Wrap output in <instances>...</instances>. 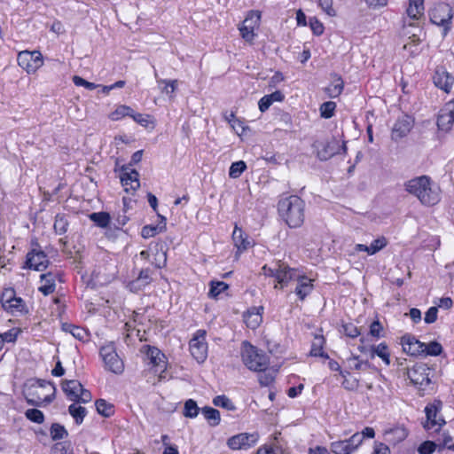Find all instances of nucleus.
Masks as SVG:
<instances>
[{
	"label": "nucleus",
	"instance_id": "052dcab7",
	"mask_svg": "<svg viewBox=\"0 0 454 454\" xmlns=\"http://www.w3.org/2000/svg\"><path fill=\"white\" fill-rule=\"evenodd\" d=\"M436 448V444L433 442L427 441L421 443L418 449L419 454H432Z\"/></svg>",
	"mask_w": 454,
	"mask_h": 454
},
{
	"label": "nucleus",
	"instance_id": "79ce46f5",
	"mask_svg": "<svg viewBox=\"0 0 454 454\" xmlns=\"http://www.w3.org/2000/svg\"><path fill=\"white\" fill-rule=\"evenodd\" d=\"M50 434L53 441L62 440L66 438L68 434L66 428L59 423H53L51 425Z\"/></svg>",
	"mask_w": 454,
	"mask_h": 454
},
{
	"label": "nucleus",
	"instance_id": "bb28decb",
	"mask_svg": "<svg viewBox=\"0 0 454 454\" xmlns=\"http://www.w3.org/2000/svg\"><path fill=\"white\" fill-rule=\"evenodd\" d=\"M454 123V116L446 111L444 106L441 111L437 118V126L440 129L449 131Z\"/></svg>",
	"mask_w": 454,
	"mask_h": 454
},
{
	"label": "nucleus",
	"instance_id": "4d7b16f0",
	"mask_svg": "<svg viewBox=\"0 0 454 454\" xmlns=\"http://www.w3.org/2000/svg\"><path fill=\"white\" fill-rule=\"evenodd\" d=\"M318 5L330 17L336 16V11L333 7V0H319Z\"/></svg>",
	"mask_w": 454,
	"mask_h": 454
},
{
	"label": "nucleus",
	"instance_id": "09e8293b",
	"mask_svg": "<svg viewBox=\"0 0 454 454\" xmlns=\"http://www.w3.org/2000/svg\"><path fill=\"white\" fill-rule=\"evenodd\" d=\"M340 375L344 378L342 381V386L347 390H356L359 386V380L356 378H348L349 375L348 372H340Z\"/></svg>",
	"mask_w": 454,
	"mask_h": 454
},
{
	"label": "nucleus",
	"instance_id": "20e7f679",
	"mask_svg": "<svg viewBox=\"0 0 454 454\" xmlns=\"http://www.w3.org/2000/svg\"><path fill=\"white\" fill-rule=\"evenodd\" d=\"M262 273L275 278L274 288L276 289L285 288L289 282L295 281L301 275L296 269L289 267L281 261L274 262L270 265H264L262 268Z\"/></svg>",
	"mask_w": 454,
	"mask_h": 454
},
{
	"label": "nucleus",
	"instance_id": "338daca9",
	"mask_svg": "<svg viewBox=\"0 0 454 454\" xmlns=\"http://www.w3.org/2000/svg\"><path fill=\"white\" fill-rule=\"evenodd\" d=\"M349 367L356 371H360L363 368L364 364H367L366 363H364L362 361H359L357 356H352L350 358L348 359Z\"/></svg>",
	"mask_w": 454,
	"mask_h": 454
},
{
	"label": "nucleus",
	"instance_id": "49530a36",
	"mask_svg": "<svg viewBox=\"0 0 454 454\" xmlns=\"http://www.w3.org/2000/svg\"><path fill=\"white\" fill-rule=\"evenodd\" d=\"M228 288V285L223 281H211L208 295L216 298Z\"/></svg>",
	"mask_w": 454,
	"mask_h": 454
},
{
	"label": "nucleus",
	"instance_id": "e2e57ef3",
	"mask_svg": "<svg viewBox=\"0 0 454 454\" xmlns=\"http://www.w3.org/2000/svg\"><path fill=\"white\" fill-rule=\"evenodd\" d=\"M65 330L68 331L74 338L79 340L83 339L85 335V331L75 325H68L67 327H65Z\"/></svg>",
	"mask_w": 454,
	"mask_h": 454
},
{
	"label": "nucleus",
	"instance_id": "1a4fd4ad",
	"mask_svg": "<svg viewBox=\"0 0 454 454\" xmlns=\"http://www.w3.org/2000/svg\"><path fill=\"white\" fill-rule=\"evenodd\" d=\"M17 61L19 66L26 70L27 74L35 73L43 64V56L37 51H20L18 54Z\"/></svg>",
	"mask_w": 454,
	"mask_h": 454
},
{
	"label": "nucleus",
	"instance_id": "9d476101",
	"mask_svg": "<svg viewBox=\"0 0 454 454\" xmlns=\"http://www.w3.org/2000/svg\"><path fill=\"white\" fill-rule=\"evenodd\" d=\"M363 442V436L355 433L351 437L342 441L333 442L330 450L333 454H352Z\"/></svg>",
	"mask_w": 454,
	"mask_h": 454
},
{
	"label": "nucleus",
	"instance_id": "9b49d317",
	"mask_svg": "<svg viewBox=\"0 0 454 454\" xmlns=\"http://www.w3.org/2000/svg\"><path fill=\"white\" fill-rule=\"evenodd\" d=\"M205 339L206 331L198 330L190 340L191 354L199 363L204 362L207 356V344Z\"/></svg>",
	"mask_w": 454,
	"mask_h": 454
},
{
	"label": "nucleus",
	"instance_id": "4468645a",
	"mask_svg": "<svg viewBox=\"0 0 454 454\" xmlns=\"http://www.w3.org/2000/svg\"><path fill=\"white\" fill-rule=\"evenodd\" d=\"M442 409V402L434 401L429 403L425 408L427 416V421L424 424V427L427 430L433 429L434 427H441L445 424L444 419L442 417H437L438 412Z\"/></svg>",
	"mask_w": 454,
	"mask_h": 454
},
{
	"label": "nucleus",
	"instance_id": "412c9836",
	"mask_svg": "<svg viewBox=\"0 0 454 454\" xmlns=\"http://www.w3.org/2000/svg\"><path fill=\"white\" fill-rule=\"evenodd\" d=\"M295 281L297 286L294 292L300 300L303 301L313 290L312 280L304 275H300Z\"/></svg>",
	"mask_w": 454,
	"mask_h": 454
},
{
	"label": "nucleus",
	"instance_id": "aec40b11",
	"mask_svg": "<svg viewBox=\"0 0 454 454\" xmlns=\"http://www.w3.org/2000/svg\"><path fill=\"white\" fill-rule=\"evenodd\" d=\"M138 177L139 173L135 169L125 171L121 174V182L126 192L129 190L135 192L140 187Z\"/></svg>",
	"mask_w": 454,
	"mask_h": 454
},
{
	"label": "nucleus",
	"instance_id": "680f3d73",
	"mask_svg": "<svg viewBox=\"0 0 454 454\" xmlns=\"http://www.w3.org/2000/svg\"><path fill=\"white\" fill-rule=\"evenodd\" d=\"M438 309L437 307H431L425 314L424 320L427 324H433L437 319Z\"/></svg>",
	"mask_w": 454,
	"mask_h": 454
},
{
	"label": "nucleus",
	"instance_id": "dca6fc26",
	"mask_svg": "<svg viewBox=\"0 0 454 454\" xmlns=\"http://www.w3.org/2000/svg\"><path fill=\"white\" fill-rule=\"evenodd\" d=\"M48 264L49 260L43 251L33 249L31 252L27 253L26 260L27 268L42 271L48 267Z\"/></svg>",
	"mask_w": 454,
	"mask_h": 454
},
{
	"label": "nucleus",
	"instance_id": "f3484780",
	"mask_svg": "<svg viewBox=\"0 0 454 454\" xmlns=\"http://www.w3.org/2000/svg\"><path fill=\"white\" fill-rule=\"evenodd\" d=\"M322 148L318 149L317 156L321 160H326L333 157V155L340 153V149L343 151L345 153L347 151L346 143L343 142L342 145H339V142L335 139L329 141L327 143L322 144Z\"/></svg>",
	"mask_w": 454,
	"mask_h": 454
},
{
	"label": "nucleus",
	"instance_id": "4be33fe9",
	"mask_svg": "<svg viewBox=\"0 0 454 454\" xmlns=\"http://www.w3.org/2000/svg\"><path fill=\"white\" fill-rule=\"evenodd\" d=\"M146 356L153 366L159 368L160 372H164L166 369L165 355L159 348L148 347Z\"/></svg>",
	"mask_w": 454,
	"mask_h": 454
},
{
	"label": "nucleus",
	"instance_id": "7ed1b4c3",
	"mask_svg": "<svg viewBox=\"0 0 454 454\" xmlns=\"http://www.w3.org/2000/svg\"><path fill=\"white\" fill-rule=\"evenodd\" d=\"M278 210L290 228H298L305 220V202L299 196L290 195L279 200Z\"/></svg>",
	"mask_w": 454,
	"mask_h": 454
},
{
	"label": "nucleus",
	"instance_id": "58836bf2",
	"mask_svg": "<svg viewBox=\"0 0 454 454\" xmlns=\"http://www.w3.org/2000/svg\"><path fill=\"white\" fill-rule=\"evenodd\" d=\"M68 411L78 425L82 423L83 419L87 414L86 409L81 405H77L76 403L69 405Z\"/></svg>",
	"mask_w": 454,
	"mask_h": 454
},
{
	"label": "nucleus",
	"instance_id": "b1692460",
	"mask_svg": "<svg viewBox=\"0 0 454 454\" xmlns=\"http://www.w3.org/2000/svg\"><path fill=\"white\" fill-rule=\"evenodd\" d=\"M41 281L43 283L40 287L39 291L44 295H49L55 291L56 288V275L52 272H48L41 275Z\"/></svg>",
	"mask_w": 454,
	"mask_h": 454
},
{
	"label": "nucleus",
	"instance_id": "7c9ffc66",
	"mask_svg": "<svg viewBox=\"0 0 454 454\" xmlns=\"http://www.w3.org/2000/svg\"><path fill=\"white\" fill-rule=\"evenodd\" d=\"M154 76L159 85L164 84V86L160 88L161 92L168 96L170 98H173L175 91L177 89L178 81L160 79L158 78V74L156 72L154 74Z\"/></svg>",
	"mask_w": 454,
	"mask_h": 454
},
{
	"label": "nucleus",
	"instance_id": "72a5a7b5",
	"mask_svg": "<svg viewBox=\"0 0 454 454\" xmlns=\"http://www.w3.org/2000/svg\"><path fill=\"white\" fill-rule=\"evenodd\" d=\"M325 345V339L321 335H317L311 345L310 355L312 356H319L323 358H329L328 355L323 350Z\"/></svg>",
	"mask_w": 454,
	"mask_h": 454
},
{
	"label": "nucleus",
	"instance_id": "cd10ccee",
	"mask_svg": "<svg viewBox=\"0 0 454 454\" xmlns=\"http://www.w3.org/2000/svg\"><path fill=\"white\" fill-rule=\"evenodd\" d=\"M151 272L149 269H144L139 272L138 277L130 282V289H141L152 282Z\"/></svg>",
	"mask_w": 454,
	"mask_h": 454
},
{
	"label": "nucleus",
	"instance_id": "5701e85b",
	"mask_svg": "<svg viewBox=\"0 0 454 454\" xmlns=\"http://www.w3.org/2000/svg\"><path fill=\"white\" fill-rule=\"evenodd\" d=\"M62 390L67 396V398L73 402L77 401L78 395L82 390V385L75 380H63Z\"/></svg>",
	"mask_w": 454,
	"mask_h": 454
},
{
	"label": "nucleus",
	"instance_id": "0eeeda50",
	"mask_svg": "<svg viewBox=\"0 0 454 454\" xmlns=\"http://www.w3.org/2000/svg\"><path fill=\"white\" fill-rule=\"evenodd\" d=\"M452 18V8L445 3H441L435 5L430 12L431 22L437 26L442 27L444 35H446L450 29Z\"/></svg>",
	"mask_w": 454,
	"mask_h": 454
},
{
	"label": "nucleus",
	"instance_id": "a211bd4d",
	"mask_svg": "<svg viewBox=\"0 0 454 454\" xmlns=\"http://www.w3.org/2000/svg\"><path fill=\"white\" fill-rule=\"evenodd\" d=\"M413 126V121L409 116H403L396 121L392 129V138L400 139L411 131Z\"/></svg>",
	"mask_w": 454,
	"mask_h": 454
},
{
	"label": "nucleus",
	"instance_id": "774afa93",
	"mask_svg": "<svg viewBox=\"0 0 454 454\" xmlns=\"http://www.w3.org/2000/svg\"><path fill=\"white\" fill-rule=\"evenodd\" d=\"M372 454H390V450L385 443L375 442Z\"/></svg>",
	"mask_w": 454,
	"mask_h": 454
},
{
	"label": "nucleus",
	"instance_id": "f03ea898",
	"mask_svg": "<svg viewBox=\"0 0 454 454\" xmlns=\"http://www.w3.org/2000/svg\"><path fill=\"white\" fill-rule=\"evenodd\" d=\"M23 394L27 403L32 406L51 403L56 394L53 383L44 380H32L25 384Z\"/></svg>",
	"mask_w": 454,
	"mask_h": 454
},
{
	"label": "nucleus",
	"instance_id": "c85d7f7f",
	"mask_svg": "<svg viewBox=\"0 0 454 454\" xmlns=\"http://www.w3.org/2000/svg\"><path fill=\"white\" fill-rule=\"evenodd\" d=\"M160 217V223L158 225H145L142 228L141 235L145 239L154 237L160 232H162L166 229V218L162 215Z\"/></svg>",
	"mask_w": 454,
	"mask_h": 454
},
{
	"label": "nucleus",
	"instance_id": "a878e982",
	"mask_svg": "<svg viewBox=\"0 0 454 454\" xmlns=\"http://www.w3.org/2000/svg\"><path fill=\"white\" fill-rule=\"evenodd\" d=\"M253 435L247 434H239L231 437L228 440V446L232 450L246 449L250 446L249 439Z\"/></svg>",
	"mask_w": 454,
	"mask_h": 454
},
{
	"label": "nucleus",
	"instance_id": "37998d69",
	"mask_svg": "<svg viewBox=\"0 0 454 454\" xmlns=\"http://www.w3.org/2000/svg\"><path fill=\"white\" fill-rule=\"evenodd\" d=\"M442 352V345L437 341H431L428 344L424 343V356H439Z\"/></svg>",
	"mask_w": 454,
	"mask_h": 454
},
{
	"label": "nucleus",
	"instance_id": "864d4df0",
	"mask_svg": "<svg viewBox=\"0 0 454 454\" xmlns=\"http://www.w3.org/2000/svg\"><path fill=\"white\" fill-rule=\"evenodd\" d=\"M343 333L349 338H356L361 334L360 330L353 323L344 324L342 325Z\"/></svg>",
	"mask_w": 454,
	"mask_h": 454
},
{
	"label": "nucleus",
	"instance_id": "6e6d98bb",
	"mask_svg": "<svg viewBox=\"0 0 454 454\" xmlns=\"http://www.w3.org/2000/svg\"><path fill=\"white\" fill-rule=\"evenodd\" d=\"M387 245V240L385 237H380L374 239L370 245L372 254H375Z\"/></svg>",
	"mask_w": 454,
	"mask_h": 454
},
{
	"label": "nucleus",
	"instance_id": "6ab92c4d",
	"mask_svg": "<svg viewBox=\"0 0 454 454\" xmlns=\"http://www.w3.org/2000/svg\"><path fill=\"white\" fill-rule=\"evenodd\" d=\"M401 343L403 351L411 356H420L423 354L424 342L419 341L412 336H403Z\"/></svg>",
	"mask_w": 454,
	"mask_h": 454
},
{
	"label": "nucleus",
	"instance_id": "393cba45",
	"mask_svg": "<svg viewBox=\"0 0 454 454\" xmlns=\"http://www.w3.org/2000/svg\"><path fill=\"white\" fill-rule=\"evenodd\" d=\"M407 435L408 433L403 427H395L385 432L386 440L393 444L403 441Z\"/></svg>",
	"mask_w": 454,
	"mask_h": 454
},
{
	"label": "nucleus",
	"instance_id": "c03bdc74",
	"mask_svg": "<svg viewBox=\"0 0 454 454\" xmlns=\"http://www.w3.org/2000/svg\"><path fill=\"white\" fill-rule=\"evenodd\" d=\"M247 169V164L243 160L233 162L229 169V176L231 178H238Z\"/></svg>",
	"mask_w": 454,
	"mask_h": 454
},
{
	"label": "nucleus",
	"instance_id": "6e6552de",
	"mask_svg": "<svg viewBox=\"0 0 454 454\" xmlns=\"http://www.w3.org/2000/svg\"><path fill=\"white\" fill-rule=\"evenodd\" d=\"M99 353L106 370L115 374H121L123 372L124 364L116 353L113 343L103 346Z\"/></svg>",
	"mask_w": 454,
	"mask_h": 454
},
{
	"label": "nucleus",
	"instance_id": "bf43d9fd",
	"mask_svg": "<svg viewBox=\"0 0 454 454\" xmlns=\"http://www.w3.org/2000/svg\"><path fill=\"white\" fill-rule=\"evenodd\" d=\"M309 27L316 35H321L324 33V26L317 18L312 17L309 19Z\"/></svg>",
	"mask_w": 454,
	"mask_h": 454
},
{
	"label": "nucleus",
	"instance_id": "ddd939ff",
	"mask_svg": "<svg viewBox=\"0 0 454 454\" xmlns=\"http://www.w3.org/2000/svg\"><path fill=\"white\" fill-rule=\"evenodd\" d=\"M408 378L414 385H428L430 380V369L426 364L417 363L408 369Z\"/></svg>",
	"mask_w": 454,
	"mask_h": 454
},
{
	"label": "nucleus",
	"instance_id": "de8ad7c7",
	"mask_svg": "<svg viewBox=\"0 0 454 454\" xmlns=\"http://www.w3.org/2000/svg\"><path fill=\"white\" fill-rule=\"evenodd\" d=\"M68 222L64 215H57L54 222L55 232L59 235L66 233L67 231Z\"/></svg>",
	"mask_w": 454,
	"mask_h": 454
},
{
	"label": "nucleus",
	"instance_id": "c756f323",
	"mask_svg": "<svg viewBox=\"0 0 454 454\" xmlns=\"http://www.w3.org/2000/svg\"><path fill=\"white\" fill-rule=\"evenodd\" d=\"M424 13V0H409V7L407 9L408 16L417 20Z\"/></svg>",
	"mask_w": 454,
	"mask_h": 454
},
{
	"label": "nucleus",
	"instance_id": "ea45409f",
	"mask_svg": "<svg viewBox=\"0 0 454 454\" xmlns=\"http://www.w3.org/2000/svg\"><path fill=\"white\" fill-rule=\"evenodd\" d=\"M133 109L126 105H120L116 109L109 114L112 121H119L125 116L131 117Z\"/></svg>",
	"mask_w": 454,
	"mask_h": 454
},
{
	"label": "nucleus",
	"instance_id": "a19ab883",
	"mask_svg": "<svg viewBox=\"0 0 454 454\" xmlns=\"http://www.w3.org/2000/svg\"><path fill=\"white\" fill-rule=\"evenodd\" d=\"M90 219L94 222L98 227L106 228L110 223V215L106 212H98L90 215Z\"/></svg>",
	"mask_w": 454,
	"mask_h": 454
},
{
	"label": "nucleus",
	"instance_id": "2eb2a0df",
	"mask_svg": "<svg viewBox=\"0 0 454 454\" xmlns=\"http://www.w3.org/2000/svg\"><path fill=\"white\" fill-rule=\"evenodd\" d=\"M433 82L438 89L450 93L454 84V76L445 67H437L433 75Z\"/></svg>",
	"mask_w": 454,
	"mask_h": 454
},
{
	"label": "nucleus",
	"instance_id": "f257e3e1",
	"mask_svg": "<svg viewBox=\"0 0 454 454\" xmlns=\"http://www.w3.org/2000/svg\"><path fill=\"white\" fill-rule=\"evenodd\" d=\"M404 190L426 207L434 206L441 200V188L428 176L408 180L404 183Z\"/></svg>",
	"mask_w": 454,
	"mask_h": 454
},
{
	"label": "nucleus",
	"instance_id": "8fccbe9b",
	"mask_svg": "<svg viewBox=\"0 0 454 454\" xmlns=\"http://www.w3.org/2000/svg\"><path fill=\"white\" fill-rule=\"evenodd\" d=\"M199 407L195 401L189 399L184 403V415L187 418H195L199 414Z\"/></svg>",
	"mask_w": 454,
	"mask_h": 454
},
{
	"label": "nucleus",
	"instance_id": "f704fd0d",
	"mask_svg": "<svg viewBox=\"0 0 454 454\" xmlns=\"http://www.w3.org/2000/svg\"><path fill=\"white\" fill-rule=\"evenodd\" d=\"M260 309H262V308H254L252 310H248L245 315V323L248 327L255 329L259 326L262 322V316L259 312Z\"/></svg>",
	"mask_w": 454,
	"mask_h": 454
},
{
	"label": "nucleus",
	"instance_id": "473e14b6",
	"mask_svg": "<svg viewBox=\"0 0 454 454\" xmlns=\"http://www.w3.org/2000/svg\"><path fill=\"white\" fill-rule=\"evenodd\" d=\"M372 357L374 356H379L382 359V361L387 364H390V353L388 350V347L385 342H381L379 345L372 346Z\"/></svg>",
	"mask_w": 454,
	"mask_h": 454
},
{
	"label": "nucleus",
	"instance_id": "e433bc0d",
	"mask_svg": "<svg viewBox=\"0 0 454 454\" xmlns=\"http://www.w3.org/2000/svg\"><path fill=\"white\" fill-rule=\"evenodd\" d=\"M344 82L340 77H336L333 82L325 89V92L330 98H337L343 90Z\"/></svg>",
	"mask_w": 454,
	"mask_h": 454
},
{
	"label": "nucleus",
	"instance_id": "603ef678",
	"mask_svg": "<svg viewBox=\"0 0 454 454\" xmlns=\"http://www.w3.org/2000/svg\"><path fill=\"white\" fill-rule=\"evenodd\" d=\"M213 403L215 406L224 408L228 411L235 410L233 403L225 395H217L213 399Z\"/></svg>",
	"mask_w": 454,
	"mask_h": 454
},
{
	"label": "nucleus",
	"instance_id": "0e129e2a",
	"mask_svg": "<svg viewBox=\"0 0 454 454\" xmlns=\"http://www.w3.org/2000/svg\"><path fill=\"white\" fill-rule=\"evenodd\" d=\"M258 380L262 386L266 387L274 381V376L271 372H265V371H263L262 373L259 375Z\"/></svg>",
	"mask_w": 454,
	"mask_h": 454
},
{
	"label": "nucleus",
	"instance_id": "4c0bfd02",
	"mask_svg": "<svg viewBox=\"0 0 454 454\" xmlns=\"http://www.w3.org/2000/svg\"><path fill=\"white\" fill-rule=\"evenodd\" d=\"M95 405L97 411L106 418L111 417L114 412V405L104 399L97 400Z\"/></svg>",
	"mask_w": 454,
	"mask_h": 454
},
{
	"label": "nucleus",
	"instance_id": "2f4dec72",
	"mask_svg": "<svg viewBox=\"0 0 454 454\" xmlns=\"http://www.w3.org/2000/svg\"><path fill=\"white\" fill-rule=\"evenodd\" d=\"M232 239L239 251L246 250L251 244L243 231L240 228H238V226H235L232 233Z\"/></svg>",
	"mask_w": 454,
	"mask_h": 454
},
{
	"label": "nucleus",
	"instance_id": "13d9d810",
	"mask_svg": "<svg viewBox=\"0 0 454 454\" xmlns=\"http://www.w3.org/2000/svg\"><path fill=\"white\" fill-rule=\"evenodd\" d=\"M73 82L76 86H82V87H85L86 89H88L90 90H95L96 88H98L99 86L98 84L88 82V81L84 80L83 78H82V77H80L78 75H74L73 77Z\"/></svg>",
	"mask_w": 454,
	"mask_h": 454
},
{
	"label": "nucleus",
	"instance_id": "69168bd1",
	"mask_svg": "<svg viewBox=\"0 0 454 454\" xmlns=\"http://www.w3.org/2000/svg\"><path fill=\"white\" fill-rule=\"evenodd\" d=\"M383 327L379 320L373 321L370 325V334L373 337L380 338Z\"/></svg>",
	"mask_w": 454,
	"mask_h": 454
},
{
	"label": "nucleus",
	"instance_id": "c9c22d12",
	"mask_svg": "<svg viewBox=\"0 0 454 454\" xmlns=\"http://www.w3.org/2000/svg\"><path fill=\"white\" fill-rule=\"evenodd\" d=\"M201 412L210 426L215 427L220 423V412L216 409L206 406L202 408Z\"/></svg>",
	"mask_w": 454,
	"mask_h": 454
},
{
	"label": "nucleus",
	"instance_id": "5fc2aeb1",
	"mask_svg": "<svg viewBox=\"0 0 454 454\" xmlns=\"http://www.w3.org/2000/svg\"><path fill=\"white\" fill-rule=\"evenodd\" d=\"M131 118L143 127H148L149 123H153L151 115L132 112Z\"/></svg>",
	"mask_w": 454,
	"mask_h": 454
},
{
	"label": "nucleus",
	"instance_id": "a18cd8bd",
	"mask_svg": "<svg viewBox=\"0 0 454 454\" xmlns=\"http://www.w3.org/2000/svg\"><path fill=\"white\" fill-rule=\"evenodd\" d=\"M336 108V103L333 101H327L320 106L319 111L321 117L329 119L333 116Z\"/></svg>",
	"mask_w": 454,
	"mask_h": 454
},
{
	"label": "nucleus",
	"instance_id": "f8f14e48",
	"mask_svg": "<svg viewBox=\"0 0 454 454\" xmlns=\"http://www.w3.org/2000/svg\"><path fill=\"white\" fill-rule=\"evenodd\" d=\"M261 20V13L259 12L252 11L247 16L242 25L239 27V32L242 38L251 43L253 42L255 34L254 29L259 27Z\"/></svg>",
	"mask_w": 454,
	"mask_h": 454
},
{
	"label": "nucleus",
	"instance_id": "3c124183",
	"mask_svg": "<svg viewBox=\"0 0 454 454\" xmlns=\"http://www.w3.org/2000/svg\"><path fill=\"white\" fill-rule=\"evenodd\" d=\"M26 418L35 423L42 424L44 421L43 413L37 409H28L25 412Z\"/></svg>",
	"mask_w": 454,
	"mask_h": 454
},
{
	"label": "nucleus",
	"instance_id": "423d86ee",
	"mask_svg": "<svg viewBox=\"0 0 454 454\" xmlns=\"http://www.w3.org/2000/svg\"><path fill=\"white\" fill-rule=\"evenodd\" d=\"M0 302L4 310L13 316L27 312L25 301L20 297L16 296V293L13 288H6L2 292L0 295Z\"/></svg>",
	"mask_w": 454,
	"mask_h": 454
},
{
	"label": "nucleus",
	"instance_id": "39448f33",
	"mask_svg": "<svg viewBox=\"0 0 454 454\" xmlns=\"http://www.w3.org/2000/svg\"><path fill=\"white\" fill-rule=\"evenodd\" d=\"M241 356L245 365L252 371L263 372L269 365L268 356L247 341L242 344Z\"/></svg>",
	"mask_w": 454,
	"mask_h": 454
}]
</instances>
